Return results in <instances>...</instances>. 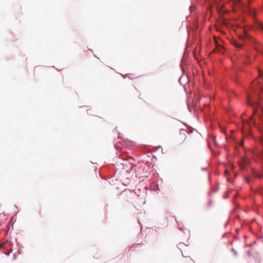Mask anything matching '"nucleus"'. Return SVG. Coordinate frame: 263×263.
<instances>
[{
  "label": "nucleus",
  "instance_id": "f257e3e1",
  "mask_svg": "<svg viewBox=\"0 0 263 263\" xmlns=\"http://www.w3.org/2000/svg\"><path fill=\"white\" fill-rule=\"evenodd\" d=\"M249 162V160L246 158H242L239 161V166L241 170H243L246 168L247 165Z\"/></svg>",
  "mask_w": 263,
  "mask_h": 263
},
{
  "label": "nucleus",
  "instance_id": "f03ea898",
  "mask_svg": "<svg viewBox=\"0 0 263 263\" xmlns=\"http://www.w3.org/2000/svg\"><path fill=\"white\" fill-rule=\"evenodd\" d=\"M232 44L235 46L236 48L240 49V47L242 46V44L238 43L236 41H233L232 42Z\"/></svg>",
  "mask_w": 263,
  "mask_h": 263
},
{
  "label": "nucleus",
  "instance_id": "39448f33",
  "mask_svg": "<svg viewBox=\"0 0 263 263\" xmlns=\"http://www.w3.org/2000/svg\"><path fill=\"white\" fill-rule=\"evenodd\" d=\"M248 105H251V102H250L249 101H248Z\"/></svg>",
  "mask_w": 263,
  "mask_h": 263
},
{
  "label": "nucleus",
  "instance_id": "20e7f679",
  "mask_svg": "<svg viewBox=\"0 0 263 263\" xmlns=\"http://www.w3.org/2000/svg\"><path fill=\"white\" fill-rule=\"evenodd\" d=\"M4 245V244H2V245H1V246H0V248H2V247H3Z\"/></svg>",
  "mask_w": 263,
  "mask_h": 263
},
{
  "label": "nucleus",
  "instance_id": "7ed1b4c3",
  "mask_svg": "<svg viewBox=\"0 0 263 263\" xmlns=\"http://www.w3.org/2000/svg\"><path fill=\"white\" fill-rule=\"evenodd\" d=\"M246 181L247 182V183H249V179H248V178H246Z\"/></svg>",
  "mask_w": 263,
  "mask_h": 263
}]
</instances>
